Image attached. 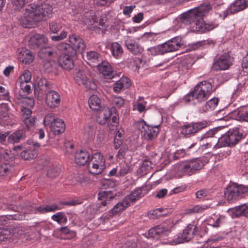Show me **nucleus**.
<instances>
[{"label": "nucleus", "mask_w": 248, "mask_h": 248, "mask_svg": "<svg viewBox=\"0 0 248 248\" xmlns=\"http://www.w3.org/2000/svg\"><path fill=\"white\" fill-rule=\"evenodd\" d=\"M212 8L210 3H202L199 6L181 14V22L184 24L189 25L191 31L201 33L210 31L218 26L215 21L205 22L203 20V17L208 14Z\"/></svg>", "instance_id": "nucleus-1"}, {"label": "nucleus", "mask_w": 248, "mask_h": 248, "mask_svg": "<svg viewBox=\"0 0 248 248\" xmlns=\"http://www.w3.org/2000/svg\"><path fill=\"white\" fill-rule=\"evenodd\" d=\"M213 86L210 82L202 81L198 83L193 91L184 96V99L186 103L191 101H195L194 104L205 102L203 107V111H207L214 109L218 103L217 98H213L206 101L209 96L213 92Z\"/></svg>", "instance_id": "nucleus-2"}, {"label": "nucleus", "mask_w": 248, "mask_h": 248, "mask_svg": "<svg viewBox=\"0 0 248 248\" xmlns=\"http://www.w3.org/2000/svg\"><path fill=\"white\" fill-rule=\"evenodd\" d=\"M243 138V133L238 128L230 129L218 138L214 148L217 149L224 147H233Z\"/></svg>", "instance_id": "nucleus-3"}, {"label": "nucleus", "mask_w": 248, "mask_h": 248, "mask_svg": "<svg viewBox=\"0 0 248 248\" xmlns=\"http://www.w3.org/2000/svg\"><path fill=\"white\" fill-rule=\"evenodd\" d=\"M208 162L209 159L205 156L195 158L183 163L179 170L185 174L191 176L201 170Z\"/></svg>", "instance_id": "nucleus-4"}, {"label": "nucleus", "mask_w": 248, "mask_h": 248, "mask_svg": "<svg viewBox=\"0 0 248 248\" xmlns=\"http://www.w3.org/2000/svg\"><path fill=\"white\" fill-rule=\"evenodd\" d=\"M135 127L141 131L142 137L147 141L155 139L160 131L159 125H148L143 120L135 122Z\"/></svg>", "instance_id": "nucleus-5"}, {"label": "nucleus", "mask_w": 248, "mask_h": 248, "mask_svg": "<svg viewBox=\"0 0 248 248\" xmlns=\"http://www.w3.org/2000/svg\"><path fill=\"white\" fill-rule=\"evenodd\" d=\"M248 188L242 185L232 184L228 186L224 191V197L229 202H232L243 197Z\"/></svg>", "instance_id": "nucleus-6"}, {"label": "nucleus", "mask_w": 248, "mask_h": 248, "mask_svg": "<svg viewBox=\"0 0 248 248\" xmlns=\"http://www.w3.org/2000/svg\"><path fill=\"white\" fill-rule=\"evenodd\" d=\"M119 192L112 190L101 191L98 193V200L100 201L96 204V208L99 212L105 211L110 203V201L116 196H119Z\"/></svg>", "instance_id": "nucleus-7"}, {"label": "nucleus", "mask_w": 248, "mask_h": 248, "mask_svg": "<svg viewBox=\"0 0 248 248\" xmlns=\"http://www.w3.org/2000/svg\"><path fill=\"white\" fill-rule=\"evenodd\" d=\"M31 8L39 22L46 20L52 15V6L47 3H41L39 4H31Z\"/></svg>", "instance_id": "nucleus-8"}, {"label": "nucleus", "mask_w": 248, "mask_h": 248, "mask_svg": "<svg viewBox=\"0 0 248 248\" xmlns=\"http://www.w3.org/2000/svg\"><path fill=\"white\" fill-rule=\"evenodd\" d=\"M207 124L205 120L185 124L181 126V133L185 137L189 138L206 127Z\"/></svg>", "instance_id": "nucleus-9"}, {"label": "nucleus", "mask_w": 248, "mask_h": 248, "mask_svg": "<svg viewBox=\"0 0 248 248\" xmlns=\"http://www.w3.org/2000/svg\"><path fill=\"white\" fill-rule=\"evenodd\" d=\"M234 58L230 53L225 52L215 60L212 69L216 71L227 70L232 64Z\"/></svg>", "instance_id": "nucleus-10"}, {"label": "nucleus", "mask_w": 248, "mask_h": 248, "mask_svg": "<svg viewBox=\"0 0 248 248\" xmlns=\"http://www.w3.org/2000/svg\"><path fill=\"white\" fill-rule=\"evenodd\" d=\"M248 7V0H234L227 9L222 14L217 13L218 16L222 20L229 15H233L243 11Z\"/></svg>", "instance_id": "nucleus-11"}, {"label": "nucleus", "mask_w": 248, "mask_h": 248, "mask_svg": "<svg viewBox=\"0 0 248 248\" xmlns=\"http://www.w3.org/2000/svg\"><path fill=\"white\" fill-rule=\"evenodd\" d=\"M40 144L37 142H33L30 140L24 146V149L20 153V156L24 160H30L35 158L38 155L37 149L39 148Z\"/></svg>", "instance_id": "nucleus-12"}, {"label": "nucleus", "mask_w": 248, "mask_h": 248, "mask_svg": "<svg viewBox=\"0 0 248 248\" xmlns=\"http://www.w3.org/2000/svg\"><path fill=\"white\" fill-rule=\"evenodd\" d=\"M74 78L76 82L79 85H83L87 89L95 90L97 89V85L92 78H89L85 73V71L80 69H75Z\"/></svg>", "instance_id": "nucleus-13"}, {"label": "nucleus", "mask_w": 248, "mask_h": 248, "mask_svg": "<svg viewBox=\"0 0 248 248\" xmlns=\"http://www.w3.org/2000/svg\"><path fill=\"white\" fill-rule=\"evenodd\" d=\"M116 109L115 107L112 108L111 109H108L104 111L103 114V120L99 122V124H105L109 119V122L108 126L110 130H116L118 124V115L116 113Z\"/></svg>", "instance_id": "nucleus-14"}, {"label": "nucleus", "mask_w": 248, "mask_h": 248, "mask_svg": "<svg viewBox=\"0 0 248 248\" xmlns=\"http://www.w3.org/2000/svg\"><path fill=\"white\" fill-rule=\"evenodd\" d=\"M26 11L19 20L20 24L24 28H31L37 25L39 21L36 17L33 11L29 5L26 8Z\"/></svg>", "instance_id": "nucleus-15"}, {"label": "nucleus", "mask_w": 248, "mask_h": 248, "mask_svg": "<svg viewBox=\"0 0 248 248\" xmlns=\"http://www.w3.org/2000/svg\"><path fill=\"white\" fill-rule=\"evenodd\" d=\"M171 228L167 224L155 226L148 231V237L158 239L161 235H167L171 232Z\"/></svg>", "instance_id": "nucleus-16"}, {"label": "nucleus", "mask_w": 248, "mask_h": 248, "mask_svg": "<svg viewBox=\"0 0 248 248\" xmlns=\"http://www.w3.org/2000/svg\"><path fill=\"white\" fill-rule=\"evenodd\" d=\"M70 45L75 50V54L77 52L82 53L86 48V45L84 40L79 36L75 34L69 35L68 38Z\"/></svg>", "instance_id": "nucleus-17"}, {"label": "nucleus", "mask_w": 248, "mask_h": 248, "mask_svg": "<svg viewBox=\"0 0 248 248\" xmlns=\"http://www.w3.org/2000/svg\"><path fill=\"white\" fill-rule=\"evenodd\" d=\"M48 40L44 35L36 33L32 35L28 43V45L31 49H36L43 47L47 43Z\"/></svg>", "instance_id": "nucleus-18"}, {"label": "nucleus", "mask_w": 248, "mask_h": 248, "mask_svg": "<svg viewBox=\"0 0 248 248\" xmlns=\"http://www.w3.org/2000/svg\"><path fill=\"white\" fill-rule=\"evenodd\" d=\"M45 102L51 108L58 107L61 102V97L58 92L53 90L46 93Z\"/></svg>", "instance_id": "nucleus-19"}, {"label": "nucleus", "mask_w": 248, "mask_h": 248, "mask_svg": "<svg viewBox=\"0 0 248 248\" xmlns=\"http://www.w3.org/2000/svg\"><path fill=\"white\" fill-rule=\"evenodd\" d=\"M99 72L106 79H112L114 78V73L112 67L106 61H101L96 65Z\"/></svg>", "instance_id": "nucleus-20"}, {"label": "nucleus", "mask_w": 248, "mask_h": 248, "mask_svg": "<svg viewBox=\"0 0 248 248\" xmlns=\"http://www.w3.org/2000/svg\"><path fill=\"white\" fill-rule=\"evenodd\" d=\"M228 212L230 213L232 218H239L243 217H248V205L242 204L234 208H230Z\"/></svg>", "instance_id": "nucleus-21"}, {"label": "nucleus", "mask_w": 248, "mask_h": 248, "mask_svg": "<svg viewBox=\"0 0 248 248\" xmlns=\"http://www.w3.org/2000/svg\"><path fill=\"white\" fill-rule=\"evenodd\" d=\"M182 38L180 36H176L163 43L166 52L176 51L182 45Z\"/></svg>", "instance_id": "nucleus-22"}, {"label": "nucleus", "mask_w": 248, "mask_h": 248, "mask_svg": "<svg viewBox=\"0 0 248 248\" xmlns=\"http://www.w3.org/2000/svg\"><path fill=\"white\" fill-rule=\"evenodd\" d=\"M124 44L127 49L134 55L141 54L143 51V48L135 40L127 37L124 40Z\"/></svg>", "instance_id": "nucleus-23"}, {"label": "nucleus", "mask_w": 248, "mask_h": 248, "mask_svg": "<svg viewBox=\"0 0 248 248\" xmlns=\"http://www.w3.org/2000/svg\"><path fill=\"white\" fill-rule=\"evenodd\" d=\"M37 89L39 93L46 94L51 91L53 87L52 83L45 78H39L37 80Z\"/></svg>", "instance_id": "nucleus-24"}, {"label": "nucleus", "mask_w": 248, "mask_h": 248, "mask_svg": "<svg viewBox=\"0 0 248 248\" xmlns=\"http://www.w3.org/2000/svg\"><path fill=\"white\" fill-rule=\"evenodd\" d=\"M69 55H61L59 59V65L63 69L69 71L74 67V61Z\"/></svg>", "instance_id": "nucleus-25"}, {"label": "nucleus", "mask_w": 248, "mask_h": 248, "mask_svg": "<svg viewBox=\"0 0 248 248\" xmlns=\"http://www.w3.org/2000/svg\"><path fill=\"white\" fill-rule=\"evenodd\" d=\"M56 54V51L54 48L50 46L41 48L38 52V57L41 59L44 60H51Z\"/></svg>", "instance_id": "nucleus-26"}, {"label": "nucleus", "mask_w": 248, "mask_h": 248, "mask_svg": "<svg viewBox=\"0 0 248 248\" xmlns=\"http://www.w3.org/2000/svg\"><path fill=\"white\" fill-rule=\"evenodd\" d=\"M34 55L31 52L26 48H22L19 53L18 59L25 64H29L34 60Z\"/></svg>", "instance_id": "nucleus-27"}, {"label": "nucleus", "mask_w": 248, "mask_h": 248, "mask_svg": "<svg viewBox=\"0 0 248 248\" xmlns=\"http://www.w3.org/2000/svg\"><path fill=\"white\" fill-rule=\"evenodd\" d=\"M63 207L56 204H47L46 206H39L35 208L34 214H44L48 212H54L56 210H62Z\"/></svg>", "instance_id": "nucleus-28"}, {"label": "nucleus", "mask_w": 248, "mask_h": 248, "mask_svg": "<svg viewBox=\"0 0 248 248\" xmlns=\"http://www.w3.org/2000/svg\"><path fill=\"white\" fill-rule=\"evenodd\" d=\"M26 138V131L23 129H21L13 133L8 137L7 140L9 143L15 144L25 140Z\"/></svg>", "instance_id": "nucleus-29"}, {"label": "nucleus", "mask_w": 248, "mask_h": 248, "mask_svg": "<svg viewBox=\"0 0 248 248\" xmlns=\"http://www.w3.org/2000/svg\"><path fill=\"white\" fill-rule=\"evenodd\" d=\"M130 85V79L127 77H122L114 83L113 90L115 93H119L123 89H128Z\"/></svg>", "instance_id": "nucleus-30"}, {"label": "nucleus", "mask_w": 248, "mask_h": 248, "mask_svg": "<svg viewBox=\"0 0 248 248\" xmlns=\"http://www.w3.org/2000/svg\"><path fill=\"white\" fill-rule=\"evenodd\" d=\"M90 159L89 153L83 150H80L79 152L76 153L75 156V161L76 164L79 166H84Z\"/></svg>", "instance_id": "nucleus-31"}, {"label": "nucleus", "mask_w": 248, "mask_h": 248, "mask_svg": "<svg viewBox=\"0 0 248 248\" xmlns=\"http://www.w3.org/2000/svg\"><path fill=\"white\" fill-rule=\"evenodd\" d=\"M50 127L54 135H59L65 131V125L64 122L59 118L55 120V122Z\"/></svg>", "instance_id": "nucleus-32"}, {"label": "nucleus", "mask_w": 248, "mask_h": 248, "mask_svg": "<svg viewBox=\"0 0 248 248\" xmlns=\"http://www.w3.org/2000/svg\"><path fill=\"white\" fill-rule=\"evenodd\" d=\"M87 58L88 63L92 67H95L101 62V55L95 51H90L87 54Z\"/></svg>", "instance_id": "nucleus-33"}, {"label": "nucleus", "mask_w": 248, "mask_h": 248, "mask_svg": "<svg viewBox=\"0 0 248 248\" xmlns=\"http://www.w3.org/2000/svg\"><path fill=\"white\" fill-rule=\"evenodd\" d=\"M90 108L94 111H98L101 108V100L95 95L91 96L88 100Z\"/></svg>", "instance_id": "nucleus-34"}, {"label": "nucleus", "mask_w": 248, "mask_h": 248, "mask_svg": "<svg viewBox=\"0 0 248 248\" xmlns=\"http://www.w3.org/2000/svg\"><path fill=\"white\" fill-rule=\"evenodd\" d=\"M57 48L62 52L64 53L63 55H69L70 56H75L76 55L75 50L72 47L70 44L62 42L58 45Z\"/></svg>", "instance_id": "nucleus-35"}, {"label": "nucleus", "mask_w": 248, "mask_h": 248, "mask_svg": "<svg viewBox=\"0 0 248 248\" xmlns=\"http://www.w3.org/2000/svg\"><path fill=\"white\" fill-rule=\"evenodd\" d=\"M110 50L112 55L116 59H119L122 56L123 49L121 46L117 42H113L111 44Z\"/></svg>", "instance_id": "nucleus-36"}, {"label": "nucleus", "mask_w": 248, "mask_h": 248, "mask_svg": "<svg viewBox=\"0 0 248 248\" xmlns=\"http://www.w3.org/2000/svg\"><path fill=\"white\" fill-rule=\"evenodd\" d=\"M141 190L140 188H137L132 191L130 195L126 196L124 200L129 205L130 203L134 202L140 198L141 197Z\"/></svg>", "instance_id": "nucleus-37"}, {"label": "nucleus", "mask_w": 248, "mask_h": 248, "mask_svg": "<svg viewBox=\"0 0 248 248\" xmlns=\"http://www.w3.org/2000/svg\"><path fill=\"white\" fill-rule=\"evenodd\" d=\"M128 206L129 204L125 201L124 199L122 202L115 204L113 208L110 210V212L112 215H117L125 210Z\"/></svg>", "instance_id": "nucleus-38"}, {"label": "nucleus", "mask_w": 248, "mask_h": 248, "mask_svg": "<svg viewBox=\"0 0 248 248\" xmlns=\"http://www.w3.org/2000/svg\"><path fill=\"white\" fill-rule=\"evenodd\" d=\"M51 219L59 224H65L67 222V218L65 213L62 212H58L51 216Z\"/></svg>", "instance_id": "nucleus-39"}, {"label": "nucleus", "mask_w": 248, "mask_h": 248, "mask_svg": "<svg viewBox=\"0 0 248 248\" xmlns=\"http://www.w3.org/2000/svg\"><path fill=\"white\" fill-rule=\"evenodd\" d=\"M58 64L51 60H46L44 64V68L47 73H55Z\"/></svg>", "instance_id": "nucleus-40"}, {"label": "nucleus", "mask_w": 248, "mask_h": 248, "mask_svg": "<svg viewBox=\"0 0 248 248\" xmlns=\"http://www.w3.org/2000/svg\"><path fill=\"white\" fill-rule=\"evenodd\" d=\"M148 50L152 55H163L167 53L163 43L161 45L149 48L148 49Z\"/></svg>", "instance_id": "nucleus-41"}, {"label": "nucleus", "mask_w": 248, "mask_h": 248, "mask_svg": "<svg viewBox=\"0 0 248 248\" xmlns=\"http://www.w3.org/2000/svg\"><path fill=\"white\" fill-rule=\"evenodd\" d=\"M20 88L19 94L22 98H26V96L31 93V86L27 83H20Z\"/></svg>", "instance_id": "nucleus-42"}, {"label": "nucleus", "mask_w": 248, "mask_h": 248, "mask_svg": "<svg viewBox=\"0 0 248 248\" xmlns=\"http://www.w3.org/2000/svg\"><path fill=\"white\" fill-rule=\"evenodd\" d=\"M9 108L6 104H0V123L5 121L9 117Z\"/></svg>", "instance_id": "nucleus-43"}, {"label": "nucleus", "mask_w": 248, "mask_h": 248, "mask_svg": "<svg viewBox=\"0 0 248 248\" xmlns=\"http://www.w3.org/2000/svg\"><path fill=\"white\" fill-rule=\"evenodd\" d=\"M90 163H89V172L94 175L101 173L105 167V165L101 164H92V167H90Z\"/></svg>", "instance_id": "nucleus-44"}, {"label": "nucleus", "mask_w": 248, "mask_h": 248, "mask_svg": "<svg viewBox=\"0 0 248 248\" xmlns=\"http://www.w3.org/2000/svg\"><path fill=\"white\" fill-rule=\"evenodd\" d=\"M13 170V167L8 163L0 165V176H7L12 173Z\"/></svg>", "instance_id": "nucleus-45"}, {"label": "nucleus", "mask_w": 248, "mask_h": 248, "mask_svg": "<svg viewBox=\"0 0 248 248\" xmlns=\"http://www.w3.org/2000/svg\"><path fill=\"white\" fill-rule=\"evenodd\" d=\"M164 211V209L162 208H158L152 211H150L148 215L149 217L152 219H157L160 217L165 216L167 214H163V212Z\"/></svg>", "instance_id": "nucleus-46"}, {"label": "nucleus", "mask_w": 248, "mask_h": 248, "mask_svg": "<svg viewBox=\"0 0 248 248\" xmlns=\"http://www.w3.org/2000/svg\"><path fill=\"white\" fill-rule=\"evenodd\" d=\"M62 27V24L59 20L52 21L49 23L50 31L54 33H57Z\"/></svg>", "instance_id": "nucleus-47"}, {"label": "nucleus", "mask_w": 248, "mask_h": 248, "mask_svg": "<svg viewBox=\"0 0 248 248\" xmlns=\"http://www.w3.org/2000/svg\"><path fill=\"white\" fill-rule=\"evenodd\" d=\"M188 232L189 233V237H186L187 239H192L194 236L198 235L199 229L196 225L194 224H189L187 226Z\"/></svg>", "instance_id": "nucleus-48"}, {"label": "nucleus", "mask_w": 248, "mask_h": 248, "mask_svg": "<svg viewBox=\"0 0 248 248\" xmlns=\"http://www.w3.org/2000/svg\"><path fill=\"white\" fill-rule=\"evenodd\" d=\"M216 43V41L210 39L206 40H203L202 41L197 42L192 45V47L194 49L199 48L200 47L204 46L206 45L209 46H214Z\"/></svg>", "instance_id": "nucleus-49"}, {"label": "nucleus", "mask_w": 248, "mask_h": 248, "mask_svg": "<svg viewBox=\"0 0 248 248\" xmlns=\"http://www.w3.org/2000/svg\"><path fill=\"white\" fill-rule=\"evenodd\" d=\"M36 120V118L35 117L25 118L23 121V123L25 124L24 129L31 130L32 128L34 127Z\"/></svg>", "instance_id": "nucleus-50"}, {"label": "nucleus", "mask_w": 248, "mask_h": 248, "mask_svg": "<svg viewBox=\"0 0 248 248\" xmlns=\"http://www.w3.org/2000/svg\"><path fill=\"white\" fill-rule=\"evenodd\" d=\"M92 164H101L105 165V159L103 155L99 152L94 154L91 160Z\"/></svg>", "instance_id": "nucleus-51"}, {"label": "nucleus", "mask_w": 248, "mask_h": 248, "mask_svg": "<svg viewBox=\"0 0 248 248\" xmlns=\"http://www.w3.org/2000/svg\"><path fill=\"white\" fill-rule=\"evenodd\" d=\"M31 75L29 70H24L19 78V83H28L30 81Z\"/></svg>", "instance_id": "nucleus-52"}, {"label": "nucleus", "mask_w": 248, "mask_h": 248, "mask_svg": "<svg viewBox=\"0 0 248 248\" xmlns=\"http://www.w3.org/2000/svg\"><path fill=\"white\" fill-rule=\"evenodd\" d=\"M131 170L130 166L125 162L121 163L120 165V169L117 174L119 176H124L127 174Z\"/></svg>", "instance_id": "nucleus-53"}, {"label": "nucleus", "mask_w": 248, "mask_h": 248, "mask_svg": "<svg viewBox=\"0 0 248 248\" xmlns=\"http://www.w3.org/2000/svg\"><path fill=\"white\" fill-rule=\"evenodd\" d=\"M101 186L105 189L113 188L115 186V181L111 179H104L101 181Z\"/></svg>", "instance_id": "nucleus-54"}, {"label": "nucleus", "mask_w": 248, "mask_h": 248, "mask_svg": "<svg viewBox=\"0 0 248 248\" xmlns=\"http://www.w3.org/2000/svg\"><path fill=\"white\" fill-rule=\"evenodd\" d=\"M58 118H56L55 116L53 114H48L46 116L44 120V123L45 125H47L50 127L54 122L55 120H57Z\"/></svg>", "instance_id": "nucleus-55"}, {"label": "nucleus", "mask_w": 248, "mask_h": 248, "mask_svg": "<svg viewBox=\"0 0 248 248\" xmlns=\"http://www.w3.org/2000/svg\"><path fill=\"white\" fill-rule=\"evenodd\" d=\"M91 19V22L92 21L93 23H96L102 27L105 26L106 22V19L105 18L97 17L95 16H92Z\"/></svg>", "instance_id": "nucleus-56"}, {"label": "nucleus", "mask_w": 248, "mask_h": 248, "mask_svg": "<svg viewBox=\"0 0 248 248\" xmlns=\"http://www.w3.org/2000/svg\"><path fill=\"white\" fill-rule=\"evenodd\" d=\"M187 227L184 230L183 233L181 235V236H179L178 237V243H184V242H188L191 240V239H187L186 237H189V233L187 232Z\"/></svg>", "instance_id": "nucleus-57"}, {"label": "nucleus", "mask_w": 248, "mask_h": 248, "mask_svg": "<svg viewBox=\"0 0 248 248\" xmlns=\"http://www.w3.org/2000/svg\"><path fill=\"white\" fill-rule=\"evenodd\" d=\"M83 133L88 136H92L95 133L94 127L93 125H87L84 127Z\"/></svg>", "instance_id": "nucleus-58"}, {"label": "nucleus", "mask_w": 248, "mask_h": 248, "mask_svg": "<svg viewBox=\"0 0 248 248\" xmlns=\"http://www.w3.org/2000/svg\"><path fill=\"white\" fill-rule=\"evenodd\" d=\"M124 103V99L120 96H115L112 99V103L115 107L121 108Z\"/></svg>", "instance_id": "nucleus-59"}, {"label": "nucleus", "mask_w": 248, "mask_h": 248, "mask_svg": "<svg viewBox=\"0 0 248 248\" xmlns=\"http://www.w3.org/2000/svg\"><path fill=\"white\" fill-rule=\"evenodd\" d=\"M60 173V170L59 168H52L47 171V175L49 177L53 178L58 176Z\"/></svg>", "instance_id": "nucleus-60"}, {"label": "nucleus", "mask_w": 248, "mask_h": 248, "mask_svg": "<svg viewBox=\"0 0 248 248\" xmlns=\"http://www.w3.org/2000/svg\"><path fill=\"white\" fill-rule=\"evenodd\" d=\"M67 35V32L65 31H63L60 35H54L51 37V39L53 41H59L65 38Z\"/></svg>", "instance_id": "nucleus-61"}, {"label": "nucleus", "mask_w": 248, "mask_h": 248, "mask_svg": "<svg viewBox=\"0 0 248 248\" xmlns=\"http://www.w3.org/2000/svg\"><path fill=\"white\" fill-rule=\"evenodd\" d=\"M241 65L243 72L248 74V51L246 56L242 59Z\"/></svg>", "instance_id": "nucleus-62"}, {"label": "nucleus", "mask_w": 248, "mask_h": 248, "mask_svg": "<svg viewBox=\"0 0 248 248\" xmlns=\"http://www.w3.org/2000/svg\"><path fill=\"white\" fill-rule=\"evenodd\" d=\"M218 132V129L217 128H213L207 131L202 135V138H208L213 137L215 136Z\"/></svg>", "instance_id": "nucleus-63"}, {"label": "nucleus", "mask_w": 248, "mask_h": 248, "mask_svg": "<svg viewBox=\"0 0 248 248\" xmlns=\"http://www.w3.org/2000/svg\"><path fill=\"white\" fill-rule=\"evenodd\" d=\"M153 163L149 159H145L142 162L141 169L142 170H148L152 168Z\"/></svg>", "instance_id": "nucleus-64"}]
</instances>
